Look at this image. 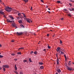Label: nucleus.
<instances>
[{
  "label": "nucleus",
  "mask_w": 74,
  "mask_h": 74,
  "mask_svg": "<svg viewBox=\"0 0 74 74\" xmlns=\"http://www.w3.org/2000/svg\"><path fill=\"white\" fill-rule=\"evenodd\" d=\"M23 1H25V3H27V1H28L29 0H23Z\"/></svg>",
  "instance_id": "nucleus-19"
},
{
  "label": "nucleus",
  "mask_w": 74,
  "mask_h": 74,
  "mask_svg": "<svg viewBox=\"0 0 74 74\" xmlns=\"http://www.w3.org/2000/svg\"><path fill=\"white\" fill-rule=\"evenodd\" d=\"M12 8H11L9 7H7L5 9H10V10H12Z\"/></svg>",
  "instance_id": "nucleus-7"
},
{
  "label": "nucleus",
  "mask_w": 74,
  "mask_h": 74,
  "mask_svg": "<svg viewBox=\"0 0 74 74\" xmlns=\"http://www.w3.org/2000/svg\"><path fill=\"white\" fill-rule=\"evenodd\" d=\"M40 68L41 69H44V67L43 66H41L40 67Z\"/></svg>",
  "instance_id": "nucleus-23"
},
{
  "label": "nucleus",
  "mask_w": 74,
  "mask_h": 74,
  "mask_svg": "<svg viewBox=\"0 0 74 74\" xmlns=\"http://www.w3.org/2000/svg\"><path fill=\"white\" fill-rule=\"evenodd\" d=\"M18 15L19 16V15H21V13H18Z\"/></svg>",
  "instance_id": "nucleus-37"
},
{
  "label": "nucleus",
  "mask_w": 74,
  "mask_h": 74,
  "mask_svg": "<svg viewBox=\"0 0 74 74\" xmlns=\"http://www.w3.org/2000/svg\"><path fill=\"white\" fill-rule=\"evenodd\" d=\"M3 17H4L5 18H6V16L5 15H4L3 16Z\"/></svg>",
  "instance_id": "nucleus-49"
},
{
  "label": "nucleus",
  "mask_w": 74,
  "mask_h": 74,
  "mask_svg": "<svg viewBox=\"0 0 74 74\" xmlns=\"http://www.w3.org/2000/svg\"><path fill=\"white\" fill-rule=\"evenodd\" d=\"M69 62V63H71V61H70Z\"/></svg>",
  "instance_id": "nucleus-64"
},
{
  "label": "nucleus",
  "mask_w": 74,
  "mask_h": 74,
  "mask_svg": "<svg viewBox=\"0 0 74 74\" xmlns=\"http://www.w3.org/2000/svg\"><path fill=\"white\" fill-rule=\"evenodd\" d=\"M60 44H62V40H60Z\"/></svg>",
  "instance_id": "nucleus-38"
},
{
  "label": "nucleus",
  "mask_w": 74,
  "mask_h": 74,
  "mask_svg": "<svg viewBox=\"0 0 74 74\" xmlns=\"http://www.w3.org/2000/svg\"><path fill=\"white\" fill-rule=\"evenodd\" d=\"M2 69H3L4 71H5V67L2 66Z\"/></svg>",
  "instance_id": "nucleus-16"
},
{
  "label": "nucleus",
  "mask_w": 74,
  "mask_h": 74,
  "mask_svg": "<svg viewBox=\"0 0 74 74\" xmlns=\"http://www.w3.org/2000/svg\"><path fill=\"white\" fill-rule=\"evenodd\" d=\"M41 2L42 3H44V1L43 0H40Z\"/></svg>",
  "instance_id": "nucleus-41"
},
{
  "label": "nucleus",
  "mask_w": 74,
  "mask_h": 74,
  "mask_svg": "<svg viewBox=\"0 0 74 74\" xmlns=\"http://www.w3.org/2000/svg\"><path fill=\"white\" fill-rule=\"evenodd\" d=\"M48 10H50V9L48 8Z\"/></svg>",
  "instance_id": "nucleus-62"
},
{
  "label": "nucleus",
  "mask_w": 74,
  "mask_h": 74,
  "mask_svg": "<svg viewBox=\"0 0 74 74\" xmlns=\"http://www.w3.org/2000/svg\"><path fill=\"white\" fill-rule=\"evenodd\" d=\"M23 62H24V63H26V62H27V60H24Z\"/></svg>",
  "instance_id": "nucleus-21"
},
{
  "label": "nucleus",
  "mask_w": 74,
  "mask_h": 74,
  "mask_svg": "<svg viewBox=\"0 0 74 74\" xmlns=\"http://www.w3.org/2000/svg\"><path fill=\"white\" fill-rule=\"evenodd\" d=\"M70 1L72 2V3H74V1H72V0H70Z\"/></svg>",
  "instance_id": "nucleus-33"
},
{
  "label": "nucleus",
  "mask_w": 74,
  "mask_h": 74,
  "mask_svg": "<svg viewBox=\"0 0 74 74\" xmlns=\"http://www.w3.org/2000/svg\"><path fill=\"white\" fill-rule=\"evenodd\" d=\"M1 46H2V45H1L0 44V47H1Z\"/></svg>",
  "instance_id": "nucleus-57"
},
{
  "label": "nucleus",
  "mask_w": 74,
  "mask_h": 74,
  "mask_svg": "<svg viewBox=\"0 0 74 74\" xmlns=\"http://www.w3.org/2000/svg\"><path fill=\"white\" fill-rule=\"evenodd\" d=\"M22 14H23V15H24L25 14V13H22Z\"/></svg>",
  "instance_id": "nucleus-52"
},
{
  "label": "nucleus",
  "mask_w": 74,
  "mask_h": 74,
  "mask_svg": "<svg viewBox=\"0 0 74 74\" xmlns=\"http://www.w3.org/2000/svg\"><path fill=\"white\" fill-rule=\"evenodd\" d=\"M57 3H60V1H57Z\"/></svg>",
  "instance_id": "nucleus-35"
},
{
  "label": "nucleus",
  "mask_w": 74,
  "mask_h": 74,
  "mask_svg": "<svg viewBox=\"0 0 74 74\" xmlns=\"http://www.w3.org/2000/svg\"><path fill=\"white\" fill-rule=\"evenodd\" d=\"M26 21H27L28 22V23H30V22H32V21L30 20V19H29V18H26Z\"/></svg>",
  "instance_id": "nucleus-2"
},
{
  "label": "nucleus",
  "mask_w": 74,
  "mask_h": 74,
  "mask_svg": "<svg viewBox=\"0 0 74 74\" xmlns=\"http://www.w3.org/2000/svg\"><path fill=\"white\" fill-rule=\"evenodd\" d=\"M29 62H33V61H32V60H31V58H29Z\"/></svg>",
  "instance_id": "nucleus-15"
},
{
  "label": "nucleus",
  "mask_w": 74,
  "mask_h": 74,
  "mask_svg": "<svg viewBox=\"0 0 74 74\" xmlns=\"http://www.w3.org/2000/svg\"><path fill=\"white\" fill-rule=\"evenodd\" d=\"M45 50H46L45 49H43L44 51H45Z\"/></svg>",
  "instance_id": "nucleus-56"
},
{
  "label": "nucleus",
  "mask_w": 74,
  "mask_h": 74,
  "mask_svg": "<svg viewBox=\"0 0 74 74\" xmlns=\"http://www.w3.org/2000/svg\"><path fill=\"white\" fill-rule=\"evenodd\" d=\"M31 11H32V10H33V8H32V6H31Z\"/></svg>",
  "instance_id": "nucleus-39"
},
{
  "label": "nucleus",
  "mask_w": 74,
  "mask_h": 74,
  "mask_svg": "<svg viewBox=\"0 0 74 74\" xmlns=\"http://www.w3.org/2000/svg\"><path fill=\"white\" fill-rule=\"evenodd\" d=\"M12 26H14V27H15V23H13V24H12Z\"/></svg>",
  "instance_id": "nucleus-14"
},
{
  "label": "nucleus",
  "mask_w": 74,
  "mask_h": 74,
  "mask_svg": "<svg viewBox=\"0 0 74 74\" xmlns=\"http://www.w3.org/2000/svg\"><path fill=\"white\" fill-rule=\"evenodd\" d=\"M17 60H18V59L15 58L14 59V60H15V61H16Z\"/></svg>",
  "instance_id": "nucleus-42"
},
{
  "label": "nucleus",
  "mask_w": 74,
  "mask_h": 74,
  "mask_svg": "<svg viewBox=\"0 0 74 74\" xmlns=\"http://www.w3.org/2000/svg\"><path fill=\"white\" fill-rule=\"evenodd\" d=\"M61 20H63V18H62L61 19Z\"/></svg>",
  "instance_id": "nucleus-51"
},
{
  "label": "nucleus",
  "mask_w": 74,
  "mask_h": 74,
  "mask_svg": "<svg viewBox=\"0 0 74 74\" xmlns=\"http://www.w3.org/2000/svg\"><path fill=\"white\" fill-rule=\"evenodd\" d=\"M60 47H58L57 48V49H56V50L58 52H59L60 51Z\"/></svg>",
  "instance_id": "nucleus-6"
},
{
  "label": "nucleus",
  "mask_w": 74,
  "mask_h": 74,
  "mask_svg": "<svg viewBox=\"0 0 74 74\" xmlns=\"http://www.w3.org/2000/svg\"><path fill=\"white\" fill-rule=\"evenodd\" d=\"M5 10L7 11V12H10V11H11L12 9H5Z\"/></svg>",
  "instance_id": "nucleus-5"
},
{
  "label": "nucleus",
  "mask_w": 74,
  "mask_h": 74,
  "mask_svg": "<svg viewBox=\"0 0 74 74\" xmlns=\"http://www.w3.org/2000/svg\"><path fill=\"white\" fill-rule=\"evenodd\" d=\"M20 74H23V72L22 71H21L19 73Z\"/></svg>",
  "instance_id": "nucleus-25"
},
{
  "label": "nucleus",
  "mask_w": 74,
  "mask_h": 74,
  "mask_svg": "<svg viewBox=\"0 0 74 74\" xmlns=\"http://www.w3.org/2000/svg\"><path fill=\"white\" fill-rule=\"evenodd\" d=\"M23 15L24 18H26V15L25 14Z\"/></svg>",
  "instance_id": "nucleus-40"
},
{
  "label": "nucleus",
  "mask_w": 74,
  "mask_h": 74,
  "mask_svg": "<svg viewBox=\"0 0 74 74\" xmlns=\"http://www.w3.org/2000/svg\"><path fill=\"white\" fill-rule=\"evenodd\" d=\"M17 19H19V17H16Z\"/></svg>",
  "instance_id": "nucleus-44"
},
{
  "label": "nucleus",
  "mask_w": 74,
  "mask_h": 74,
  "mask_svg": "<svg viewBox=\"0 0 74 74\" xmlns=\"http://www.w3.org/2000/svg\"><path fill=\"white\" fill-rule=\"evenodd\" d=\"M59 58H57V64H59Z\"/></svg>",
  "instance_id": "nucleus-11"
},
{
  "label": "nucleus",
  "mask_w": 74,
  "mask_h": 74,
  "mask_svg": "<svg viewBox=\"0 0 74 74\" xmlns=\"http://www.w3.org/2000/svg\"><path fill=\"white\" fill-rule=\"evenodd\" d=\"M14 73H16V74H19L18 73V72H17L16 71H14Z\"/></svg>",
  "instance_id": "nucleus-26"
},
{
  "label": "nucleus",
  "mask_w": 74,
  "mask_h": 74,
  "mask_svg": "<svg viewBox=\"0 0 74 74\" xmlns=\"http://www.w3.org/2000/svg\"><path fill=\"white\" fill-rule=\"evenodd\" d=\"M64 57H65V59H66V58H67V57H66V56L65 55H64Z\"/></svg>",
  "instance_id": "nucleus-31"
},
{
  "label": "nucleus",
  "mask_w": 74,
  "mask_h": 74,
  "mask_svg": "<svg viewBox=\"0 0 74 74\" xmlns=\"http://www.w3.org/2000/svg\"><path fill=\"white\" fill-rule=\"evenodd\" d=\"M57 71L58 72V73H60L61 72V70L60 69H57Z\"/></svg>",
  "instance_id": "nucleus-8"
},
{
  "label": "nucleus",
  "mask_w": 74,
  "mask_h": 74,
  "mask_svg": "<svg viewBox=\"0 0 74 74\" xmlns=\"http://www.w3.org/2000/svg\"><path fill=\"white\" fill-rule=\"evenodd\" d=\"M11 55H12V56H14L15 55V54L12 53L11 54Z\"/></svg>",
  "instance_id": "nucleus-43"
},
{
  "label": "nucleus",
  "mask_w": 74,
  "mask_h": 74,
  "mask_svg": "<svg viewBox=\"0 0 74 74\" xmlns=\"http://www.w3.org/2000/svg\"><path fill=\"white\" fill-rule=\"evenodd\" d=\"M1 69H2V68H1V67H0V70H1Z\"/></svg>",
  "instance_id": "nucleus-50"
},
{
  "label": "nucleus",
  "mask_w": 74,
  "mask_h": 74,
  "mask_svg": "<svg viewBox=\"0 0 74 74\" xmlns=\"http://www.w3.org/2000/svg\"><path fill=\"white\" fill-rule=\"evenodd\" d=\"M34 54H35V55H36V54H37V51H35L34 52Z\"/></svg>",
  "instance_id": "nucleus-27"
},
{
  "label": "nucleus",
  "mask_w": 74,
  "mask_h": 74,
  "mask_svg": "<svg viewBox=\"0 0 74 74\" xmlns=\"http://www.w3.org/2000/svg\"><path fill=\"white\" fill-rule=\"evenodd\" d=\"M7 22H10V23H12V21L14 22V21H11V20H10L8 19H7Z\"/></svg>",
  "instance_id": "nucleus-3"
},
{
  "label": "nucleus",
  "mask_w": 74,
  "mask_h": 74,
  "mask_svg": "<svg viewBox=\"0 0 74 74\" xmlns=\"http://www.w3.org/2000/svg\"><path fill=\"white\" fill-rule=\"evenodd\" d=\"M9 17H10V18H11L12 19V20H14V17H13L12 16H9Z\"/></svg>",
  "instance_id": "nucleus-9"
},
{
  "label": "nucleus",
  "mask_w": 74,
  "mask_h": 74,
  "mask_svg": "<svg viewBox=\"0 0 74 74\" xmlns=\"http://www.w3.org/2000/svg\"><path fill=\"white\" fill-rule=\"evenodd\" d=\"M67 70H69V71H71V70H72L73 69H72L71 68H68Z\"/></svg>",
  "instance_id": "nucleus-10"
},
{
  "label": "nucleus",
  "mask_w": 74,
  "mask_h": 74,
  "mask_svg": "<svg viewBox=\"0 0 74 74\" xmlns=\"http://www.w3.org/2000/svg\"><path fill=\"white\" fill-rule=\"evenodd\" d=\"M64 10L66 11H67V10L66 9H64Z\"/></svg>",
  "instance_id": "nucleus-60"
},
{
  "label": "nucleus",
  "mask_w": 74,
  "mask_h": 74,
  "mask_svg": "<svg viewBox=\"0 0 74 74\" xmlns=\"http://www.w3.org/2000/svg\"><path fill=\"white\" fill-rule=\"evenodd\" d=\"M67 15L68 16H70V17H71V16L70 14H67Z\"/></svg>",
  "instance_id": "nucleus-28"
},
{
  "label": "nucleus",
  "mask_w": 74,
  "mask_h": 74,
  "mask_svg": "<svg viewBox=\"0 0 74 74\" xmlns=\"http://www.w3.org/2000/svg\"><path fill=\"white\" fill-rule=\"evenodd\" d=\"M60 52H61V51H59L58 53L59 54H60Z\"/></svg>",
  "instance_id": "nucleus-48"
},
{
  "label": "nucleus",
  "mask_w": 74,
  "mask_h": 74,
  "mask_svg": "<svg viewBox=\"0 0 74 74\" xmlns=\"http://www.w3.org/2000/svg\"><path fill=\"white\" fill-rule=\"evenodd\" d=\"M69 11H72V10L71 9H70V8L69 9Z\"/></svg>",
  "instance_id": "nucleus-32"
},
{
  "label": "nucleus",
  "mask_w": 74,
  "mask_h": 74,
  "mask_svg": "<svg viewBox=\"0 0 74 74\" xmlns=\"http://www.w3.org/2000/svg\"><path fill=\"white\" fill-rule=\"evenodd\" d=\"M48 8V5H47L46 8Z\"/></svg>",
  "instance_id": "nucleus-59"
},
{
  "label": "nucleus",
  "mask_w": 74,
  "mask_h": 74,
  "mask_svg": "<svg viewBox=\"0 0 74 74\" xmlns=\"http://www.w3.org/2000/svg\"><path fill=\"white\" fill-rule=\"evenodd\" d=\"M66 59H67V58H66V59H65V61H67V60H66Z\"/></svg>",
  "instance_id": "nucleus-63"
},
{
  "label": "nucleus",
  "mask_w": 74,
  "mask_h": 74,
  "mask_svg": "<svg viewBox=\"0 0 74 74\" xmlns=\"http://www.w3.org/2000/svg\"><path fill=\"white\" fill-rule=\"evenodd\" d=\"M61 54H62V55H63V54H64V53H63V52H62V51H61Z\"/></svg>",
  "instance_id": "nucleus-29"
},
{
  "label": "nucleus",
  "mask_w": 74,
  "mask_h": 74,
  "mask_svg": "<svg viewBox=\"0 0 74 74\" xmlns=\"http://www.w3.org/2000/svg\"><path fill=\"white\" fill-rule=\"evenodd\" d=\"M3 58V56L1 55H0V58Z\"/></svg>",
  "instance_id": "nucleus-24"
},
{
  "label": "nucleus",
  "mask_w": 74,
  "mask_h": 74,
  "mask_svg": "<svg viewBox=\"0 0 74 74\" xmlns=\"http://www.w3.org/2000/svg\"><path fill=\"white\" fill-rule=\"evenodd\" d=\"M3 67H5V68H9V67H10V66H9L8 65H3Z\"/></svg>",
  "instance_id": "nucleus-1"
},
{
  "label": "nucleus",
  "mask_w": 74,
  "mask_h": 74,
  "mask_svg": "<svg viewBox=\"0 0 74 74\" xmlns=\"http://www.w3.org/2000/svg\"><path fill=\"white\" fill-rule=\"evenodd\" d=\"M71 9H72V11H74V8H71Z\"/></svg>",
  "instance_id": "nucleus-36"
},
{
  "label": "nucleus",
  "mask_w": 74,
  "mask_h": 74,
  "mask_svg": "<svg viewBox=\"0 0 74 74\" xmlns=\"http://www.w3.org/2000/svg\"><path fill=\"white\" fill-rule=\"evenodd\" d=\"M57 55V54H56V56H57V58H58V55Z\"/></svg>",
  "instance_id": "nucleus-53"
},
{
  "label": "nucleus",
  "mask_w": 74,
  "mask_h": 74,
  "mask_svg": "<svg viewBox=\"0 0 74 74\" xmlns=\"http://www.w3.org/2000/svg\"><path fill=\"white\" fill-rule=\"evenodd\" d=\"M16 33L18 35H21V34H22V32H21L19 33L18 32H17Z\"/></svg>",
  "instance_id": "nucleus-4"
},
{
  "label": "nucleus",
  "mask_w": 74,
  "mask_h": 74,
  "mask_svg": "<svg viewBox=\"0 0 74 74\" xmlns=\"http://www.w3.org/2000/svg\"><path fill=\"white\" fill-rule=\"evenodd\" d=\"M0 13L1 14H2L3 15H4V12L2 11H0Z\"/></svg>",
  "instance_id": "nucleus-13"
},
{
  "label": "nucleus",
  "mask_w": 74,
  "mask_h": 74,
  "mask_svg": "<svg viewBox=\"0 0 74 74\" xmlns=\"http://www.w3.org/2000/svg\"><path fill=\"white\" fill-rule=\"evenodd\" d=\"M34 35L35 36H36V34H34Z\"/></svg>",
  "instance_id": "nucleus-61"
},
{
  "label": "nucleus",
  "mask_w": 74,
  "mask_h": 74,
  "mask_svg": "<svg viewBox=\"0 0 74 74\" xmlns=\"http://www.w3.org/2000/svg\"><path fill=\"white\" fill-rule=\"evenodd\" d=\"M21 26L22 27H24V26L23 25H21Z\"/></svg>",
  "instance_id": "nucleus-45"
},
{
  "label": "nucleus",
  "mask_w": 74,
  "mask_h": 74,
  "mask_svg": "<svg viewBox=\"0 0 74 74\" xmlns=\"http://www.w3.org/2000/svg\"><path fill=\"white\" fill-rule=\"evenodd\" d=\"M48 12L49 13V14H50V11H48Z\"/></svg>",
  "instance_id": "nucleus-58"
},
{
  "label": "nucleus",
  "mask_w": 74,
  "mask_h": 74,
  "mask_svg": "<svg viewBox=\"0 0 74 74\" xmlns=\"http://www.w3.org/2000/svg\"><path fill=\"white\" fill-rule=\"evenodd\" d=\"M39 64L40 65H42V64H43V63L40 62L39 63Z\"/></svg>",
  "instance_id": "nucleus-17"
},
{
  "label": "nucleus",
  "mask_w": 74,
  "mask_h": 74,
  "mask_svg": "<svg viewBox=\"0 0 74 74\" xmlns=\"http://www.w3.org/2000/svg\"><path fill=\"white\" fill-rule=\"evenodd\" d=\"M33 52H34L33 51H31L30 53L31 54H32V53H33Z\"/></svg>",
  "instance_id": "nucleus-34"
},
{
  "label": "nucleus",
  "mask_w": 74,
  "mask_h": 74,
  "mask_svg": "<svg viewBox=\"0 0 74 74\" xmlns=\"http://www.w3.org/2000/svg\"><path fill=\"white\" fill-rule=\"evenodd\" d=\"M17 54H18V55H21V52H18L17 53Z\"/></svg>",
  "instance_id": "nucleus-18"
},
{
  "label": "nucleus",
  "mask_w": 74,
  "mask_h": 74,
  "mask_svg": "<svg viewBox=\"0 0 74 74\" xmlns=\"http://www.w3.org/2000/svg\"><path fill=\"white\" fill-rule=\"evenodd\" d=\"M48 48H49V49H50L51 48V47L49 46V45L48 46Z\"/></svg>",
  "instance_id": "nucleus-30"
},
{
  "label": "nucleus",
  "mask_w": 74,
  "mask_h": 74,
  "mask_svg": "<svg viewBox=\"0 0 74 74\" xmlns=\"http://www.w3.org/2000/svg\"><path fill=\"white\" fill-rule=\"evenodd\" d=\"M69 5H71H71H72V4H71V3H69Z\"/></svg>",
  "instance_id": "nucleus-46"
},
{
  "label": "nucleus",
  "mask_w": 74,
  "mask_h": 74,
  "mask_svg": "<svg viewBox=\"0 0 74 74\" xmlns=\"http://www.w3.org/2000/svg\"><path fill=\"white\" fill-rule=\"evenodd\" d=\"M23 47H21L18 49V50H20V49H23Z\"/></svg>",
  "instance_id": "nucleus-20"
},
{
  "label": "nucleus",
  "mask_w": 74,
  "mask_h": 74,
  "mask_svg": "<svg viewBox=\"0 0 74 74\" xmlns=\"http://www.w3.org/2000/svg\"><path fill=\"white\" fill-rule=\"evenodd\" d=\"M19 23H22V20H20L19 21Z\"/></svg>",
  "instance_id": "nucleus-22"
},
{
  "label": "nucleus",
  "mask_w": 74,
  "mask_h": 74,
  "mask_svg": "<svg viewBox=\"0 0 74 74\" xmlns=\"http://www.w3.org/2000/svg\"><path fill=\"white\" fill-rule=\"evenodd\" d=\"M47 36H49V34H47Z\"/></svg>",
  "instance_id": "nucleus-54"
},
{
  "label": "nucleus",
  "mask_w": 74,
  "mask_h": 74,
  "mask_svg": "<svg viewBox=\"0 0 74 74\" xmlns=\"http://www.w3.org/2000/svg\"><path fill=\"white\" fill-rule=\"evenodd\" d=\"M14 69L15 70H17V67H16V64L15 65Z\"/></svg>",
  "instance_id": "nucleus-12"
},
{
  "label": "nucleus",
  "mask_w": 74,
  "mask_h": 74,
  "mask_svg": "<svg viewBox=\"0 0 74 74\" xmlns=\"http://www.w3.org/2000/svg\"><path fill=\"white\" fill-rule=\"evenodd\" d=\"M14 41H15V40H12L11 42H14Z\"/></svg>",
  "instance_id": "nucleus-47"
},
{
  "label": "nucleus",
  "mask_w": 74,
  "mask_h": 74,
  "mask_svg": "<svg viewBox=\"0 0 74 74\" xmlns=\"http://www.w3.org/2000/svg\"><path fill=\"white\" fill-rule=\"evenodd\" d=\"M15 28H17V27H16V26L15 25V27H14Z\"/></svg>",
  "instance_id": "nucleus-55"
}]
</instances>
